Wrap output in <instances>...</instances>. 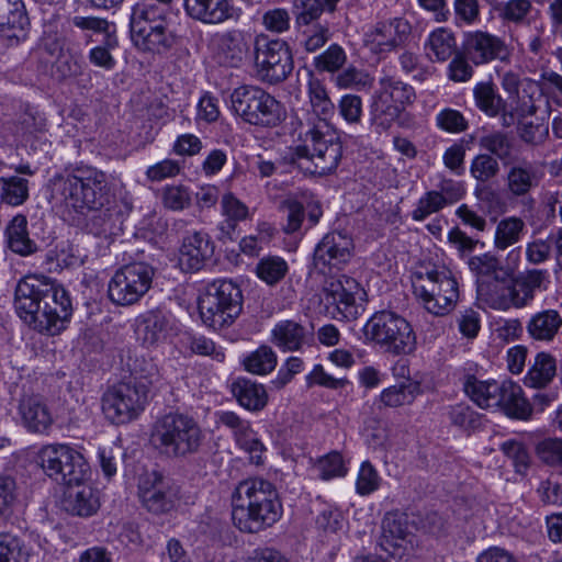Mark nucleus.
I'll list each match as a JSON object with an SVG mask.
<instances>
[{
    "label": "nucleus",
    "instance_id": "nucleus-1",
    "mask_svg": "<svg viewBox=\"0 0 562 562\" xmlns=\"http://www.w3.org/2000/svg\"><path fill=\"white\" fill-rule=\"evenodd\" d=\"M52 200L64 215L94 213L86 227L94 236L112 234L117 214L113 207L114 194L108 175L82 162L66 167L50 180Z\"/></svg>",
    "mask_w": 562,
    "mask_h": 562
},
{
    "label": "nucleus",
    "instance_id": "nucleus-2",
    "mask_svg": "<svg viewBox=\"0 0 562 562\" xmlns=\"http://www.w3.org/2000/svg\"><path fill=\"white\" fill-rule=\"evenodd\" d=\"M14 305L25 324L49 336L60 334L72 315L68 291L43 274L26 276L18 283Z\"/></svg>",
    "mask_w": 562,
    "mask_h": 562
},
{
    "label": "nucleus",
    "instance_id": "nucleus-3",
    "mask_svg": "<svg viewBox=\"0 0 562 562\" xmlns=\"http://www.w3.org/2000/svg\"><path fill=\"white\" fill-rule=\"evenodd\" d=\"M282 516V503L276 486L261 477L239 482L232 494V520L245 533H258Z\"/></svg>",
    "mask_w": 562,
    "mask_h": 562
},
{
    "label": "nucleus",
    "instance_id": "nucleus-4",
    "mask_svg": "<svg viewBox=\"0 0 562 562\" xmlns=\"http://www.w3.org/2000/svg\"><path fill=\"white\" fill-rule=\"evenodd\" d=\"M330 124L300 130L302 144L290 147L283 160L312 176H325L336 170L342 157V146L330 133Z\"/></svg>",
    "mask_w": 562,
    "mask_h": 562
},
{
    "label": "nucleus",
    "instance_id": "nucleus-5",
    "mask_svg": "<svg viewBox=\"0 0 562 562\" xmlns=\"http://www.w3.org/2000/svg\"><path fill=\"white\" fill-rule=\"evenodd\" d=\"M205 435L194 417L169 412L158 417L150 430V443L161 454L186 459L196 454L204 442Z\"/></svg>",
    "mask_w": 562,
    "mask_h": 562
},
{
    "label": "nucleus",
    "instance_id": "nucleus-6",
    "mask_svg": "<svg viewBox=\"0 0 562 562\" xmlns=\"http://www.w3.org/2000/svg\"><path fill=\"white\" fill-rule=\"evenodd\" d=\"M465 394L483 409H501L508 417L528 420L532 416V405L524 396L521 386L510 380H479L469 375L463 382Z\"/></svg>",
    "mask_w": 562,
    "mask_h": 562
},
{
    "label": "nucleus",
    "instance_id": "nucleus-7",
    "mask_svg": "<svg viewBox=\"0 0 562 562\" xmlns=\"http://www.w3.org/2000/svg\"><path fill=\"white\" fill-rule=\"evenodd\" d=\"M362 331L367 341L394 356L412 355L417 348V336L412 324L391 310L375 312Z\"/></svg>",
    "mask_w": 562,
    "mask_h": 562
},
{
    "label": "nucleus",
    "instance_id": "nucleus-8",
    "mask_svg": "<svg viewBox=\"0 0 562 562\" xmlns=\"http://www.w3.org/2000/svg\"><path fill=\"white\" fill-rule=\"evenodd\" d=\"M243 292L231 280H215L200 295L198 307L202 322L221 330L231 326L243 311Z\"/></svg>",
    "mask_w": 562,
    "mask_h": 562
},
{
    "label": "nucleus",
    "instance_id": "nucleus-9",
    "mask_svg": "<svg viewBox=\"0 0 562 562\" xmlns=\"http://www.w3.org/2000/svg\"><path fill=\"white\" fill-rule=\"evenodd\" d=\"M413 289L423 307L435 316L448 315L459 299L458 282L445 268L432 267L416 271Z\"/></svg>",
    "mask_w": 562,
    "mask_h": 562
},
{
    "label": "nucleus",
    "instance_id": "nucleus-10",
    "mask_svg": "<svg viewBox=\"0 0 562 562\" xmlns=\"http://www.w3.org/2000/svg\"><path fill=\"white\" fill-rule=\"evenodd\" d=\"M166 14L140 1L132 8L131 38L136 48L153 54H165L176 44V36L167 27Z\"/></svg>",
    "mask_w": 562,
    "mask_h": 562
},
{
    "label": "nucleus",
    "instance_id": "nucleus-11",
    "mask_svg": "<svg viewBox=\"0 0 562 562\" xmlns=\"http://www.w3.org/2000/svg\"><path fill=\"white\" fill-rule=\"evenodd\" d=\"M231 102L234 112L251 125L276 127L286 117L282 103L258 86L237 87L231 94Z\"/></svg>",
    "mask_w": 562,
    "mask_h": 562
},
{
    "label": "nucleus",
    "instance_id": "nucleus-12",
    "mask_svg": "<svg viewBox=\"0 0 562 562\" xmlns=\"http://www.w3.org/2000/svg\"><path fill=\"white\" fill-rule=\"evenodd\" d=\"M254 69L257 78L268 85L285 81L294 69L290 45L281 38L260 33L252 43Z\"/></svg>",
    "mask_w": 562,
    "mask_h": 562
},
{
    "label": "nucleus",
    "instance_id": "nucleus-13",
    "mask_svg": "<svg viewBox=\"0 0 562 562\" xmlns=\"http://www.w3.org/2000/svg\"><path fill=\"white\" fill-rule=\"evenodd\" d=\"M36 463L49 479L68 486L82 483L89 472L85 457L66 443L43 446L36 453Z\"/></svg>",
    "mask_w": 562,
    "mask_h": 562
},
{
    "label": "nucleus",
    "instance_id": "nucleus-14",
    "mask_svg": "<svg viewBox=\"0 0 562 562\" xmlns=\"http://www.w3.org/2000/svg\"><path fill=\"white\" fill-rule=\"evenodd\" d=\"M322 295L325 307L334 319L356 321L364 310L367 293L361 284L349 276L326 279Z\"/></svg>",
    "mask_w": 562,
    "mask_h": 562
},
{
    "label": "nucleus",
    "instance_id": "nucleus-15",
    "mask_svg": "<svg viewBox=\"0 0 562 562\" xmlns=\"http://www.w3.org/2000/svg\"><path fill=\"white\" fill-rule=\"evenodd\" d=\"M148 403V385L122 382L110 387L101 398L102 412L112 424L122 425L136 419Z\"/></svg>",
    "mask_w": 562,
    "mask_h": 562
},
{
    "label": "nucleus",
    "instance_id": "nucleus-16",
    "mask_svg": "<svg viewBox=\"0 0 562 562\" xmlns=\"http://www.w3.org/2000/svg\"><path fill=\"white\" fill-rule=\"evenodd\" d=\"M155 269L142 261L124 265L108 283L109 300L117 306H131L150 290Z\"/></svg>",
    "mask_w": 562,
    "mask_h": 562
},
{
    "label": "nucleus",
    "instance_id": "nucleus-17",
    "mask_svg": "<svg viewBox=\"0 0 562 562\" xmlns=\"http://www.w3.org/2000/svg\"><path fill=\"white\" fill-rule=\"evenodd\" d=\"M137 487L143 507L154 515L171 512L180 499L179 486L157 471L142 474Z\"/></svg>",
    "mask_w": 562,
    "mask_h": 562
},
{
    "label": "nucleus",
    "instance_id": "nucleus-18",
    "mask_svg": "<svg viewBox=\"0 0 562 562\" xmlns=\"http://www.w3.org/2000/svg\"><path fill=\"white\" fill-rule=\"evenodd\" d=\"M352 248V239L347 234L329 232L316 245L313 265L323 274L340 270L350 260Z\"/></svg>",
    "mask_w": 562,
    "mask_h": 562
},
{
    "label": "nucleus",
    "instance_id": "nucleus-19",
    "mask_svg": "<svg viewBox=\"0 0 562 562\" xmlns=\"http://www.w3.org/2000/svg\"><path fill=\"white\" fill-rule=\"evenodd\" d=\"M178 327L172 314L162 308H151L135 318V334L142 346H158L177 335Z\"/></svg>",
    "mask_w": 562,
    "mask_h": 562
},
{
    "label": "nucleus",
    "instance_id": "nucleus-20",
    "mask_svg": "<svg viewBox=\"0 0 562 562\" xmlns=\"http://www.w3.org/2000/svg\"><path fill=\"white\" fill-rule=\"evenodd\" d=\"M462 49L465 57L475 66L486 65L496 59L504 60L509 54L504 40L481 30L464 34Z\"/></svg>",
    "mask_w": 562,
    "mask_h": 562
},
{
    "label": "nucleus",
    "instance_id": "nucleus-21",
    "mask_svg": "<svg viewBox=\"0 0 562 562\" xmlns=\"http://www.w3.org/2000/svg\"><path fill=\"white\" fill-rule=\"evenodd\" d=\"M412 34V25L404 18L382 20L364 34V41L378 53H386L404 45Z\"/></svg>",
    "mask_w": 562,
    "mask_h": 562
},
{
    "label": "nucleus",
    "instance_id": "nucleus-22",
    "mask_svg": "<svg viewBox=\"0 0 562 562\" xmlns=\"http://www.w3.org/2000/svg\"><path fill=\"white\" fill-rule=\"evenodd\" d=\"M215 244L211 236L203 231L189 233L183 237L179 250V261L188 271H199L212 259Z\"/></svg>",
    "mask_w": 562,
    "mask_h": 562
},
{
    "label": "nucleus",
    "instance_id": "nucleus-23",
    "mask_svg": "<svg viewBox=\"0 0 562 562\" xmlns=\"http://www.w3.org/2000/svg\"><path fill=\"white\" fill-rule=\"evenodd\" d=\"M184 10L191 19L204 24H220L239 16L231 0H184Z\"/></svg>",
    "mask_w": 562,
    "mask_h": 562
},
{
    "label": "nucleus",
    "instance_id": "nucleus-24",
    "mask_svg": "<svg viewBox=\"0 0 562 562\" xmlns=\"http://www.w3.org/2000/svg\"><path fill=\"white\" fill-rule=\"evenodd\" d=\"M220 423L233 431L236 443L240 449L249 453L250 460L259 464L262 462L265 447L256 437L249 422L241 419L234 412H222L218 416Z\"/></svg>",
    "mask_w": 562,
    "mask_h": 562
},
{
    "label": "nucleus",
    "instance_id": "nucleus-25",
    "mask_svg": "<svg viewBox=\"0 0 562 562\" xmlns=\"http://www.w3.org/2000/svg\"><path fill=\"white\" fill-rule=\"evenodd\" d=\"M307 94L311 112L305 114L304 120L300 121V130H308L318 126L321 122L329 124V119L334 114L335 105L331 102L324 83L312 77L307 83Z\"/></svg>",
    "mask_w": 562,
    "mask_h": 562
},
{
    "label": "nucleus",
    "instance_id": "nucleus-26",
    "mask_svg": "<svg viewBox=\"0 0 562 562\" xmlns=\"http://www.w3.org/2000/svg\"><path fill=\"white\" fill-rule=\"evenodd\" d=\"M380 547L390 555L400 554V550L404 549L408 542L411 535L408 529L407 517L401 513H386L381 526Z\"/></svg>",
    "mask_w": 562,
    "mask_h": 562
},
{
    "label": "nucleus",
    "instance_id": "nucleus-27",
    "mask_svg": "<svg viewBox=\"0 0 562 562\" xmlns=\"http://www.w3.org/2000/svg\"><path fill=\"white\" fill-rule=\"evenodd\" d=\"M542 179V173L532 162L522 160L509 167L505 183L508 193L515 198H524L536 189Z\"/></svg>",
    "mask_w": 562,
    "mask_h": 562
},
{
    "label": "nucleus",
    "instance_id": "nucleus-28",
    "mask_svg": "<svg viewBox=\"0 0 562 562\" xmlns=\"http://www.w3.org/2000/svg\"><path fill=\"white\" fill-rule=\"evenodd\" d=\"M29 25L22 0H0V32L9 40H16L25 36Z\"/></svg>",
    "mask_w": 562,
    "mask_h": 562
},
{
    "label": "nucleus",
    "instance_id": "nucleus-29",
    "mask_svg": "<svg viewBox=\"0 0 562 562\" xmlns=\"http://www.w3.org/2000/svg\"><path fill=\"white\" fill-rule=\"evenodd\" d=\"M19 412L24 427L30 432L46 434L53 425L48 406L37 396L23 398L20 402Z\"/></svg>",
    "mask_w": 562,
    "mask_h": 562
},
{
    "label": "nucleus",
    "instance_id": "nucleus-30",
    "mask_svg": "<svg viewBox=\"0 0 562 562\" xmlns=\"http://www.w3.org/2000/svg\"><path fill=\"white\" fill-rule=\"evenodd\" d=\"M69 487L64 497V507L71 515L90 517L100 508V501L97 492L90 486L81 483Z\"/></svg>",
    "mask_w": 562,
    "mask_h": 562
},
{
    "label": "nucleus",
    "instance_id": "nucleus-31",
    "mask_svg": "<svg viewBox=\"0 0 562 562\" xmlns=\"http://www.w3.org/2000/svg\"><path fill=\"white\" fill-rule=\"evenodd\" d=\"M378 85L379 87L373 94L403 110L412 105L416 100L415 89L395 76L384 74L380 77Z\"/></svg>",
    "mask_w": 562,
    "mask_h": 562
},
{
    "label": "nucleus",
    "instance_id": "nucleus-32",
    "mask_svg": "<svg viewBox=\"0 0 562 562\" xmlns=\"http://www.w3.org/2000/svg\"><path fill=\"white\" fill-rule=\"evenodd\" d=\"M562 327V316L554 308H547L532 314L526 329L530 338L537 341H552Z\"/></svg>",
    "mask_w": 562,
    "mask_h": 562
},
{
    "label": "nucleus",
    "instance_id": "nucleus-33",
    "mask_svg": "<svg viewBox=\"0 0 562 562\" xmlns=\"http://www.w3.org/2000/svg\"><path fill=\"white\" fill-rule=\"evenodd\" d=\"M221 212L225 220L220 225L221 234L218 235V239L232 240V235L235 232L237 224L248 218L249 209L232 192H226L221 199Z\"/></svg>",
    "mask_w": 562,
    "mask_h": 562
},
{
    "label": "nucleus",
    "instance_id": "nucleus-34",
    "mask_svg": "<svg viewBox=\"0 0 562 562\" xmlns=\"http://www.w3.org/2000/svg\"><path fill=\"white\" fill-rule=\"evenodd\" d=\"M306 334V328L303 325L285 319L274 325L271 331V342L283 351H297L304 346Z\"/></svg>",
    "mask_w": 562,
    "mask_h": 562
},
{
    "label": "nucleus",
    "instance_id": "nucleus-35",
    "mask_svg": "<svg viewBox=\"0 0 562 562\" xmlns=\"http://www.w3.org/2000/svg\"><path fill=\"white\" fill-rule=\"evenodd\" d=\"M232 392L238 403L248 411L258 412L268 403V394L260 383L239 378L232 384Z\"/></svg>",
    "mask_w": 562,
    "mask_h": 562
},
{
    "label": "nucleus",
    "instance_id": "nucleus-36",
    "mask_svg": "<svg viewBox=\"0 0 562 562\" xmlns=\"http://www.w3.org/2000/svg\"><path fill=\"white\" fill-rule=\"evenodd\" d=\"M557 374V360L546 351L538 352L531 362L524 383L527 387L544 389L554 379Z\"/></svg>",
    "mask_w": 562,
    "mask_h": 562
},
{
    "label": "nucleus",
    "instance_id": "nucleus-37",
    "mask_svg": "<svg viewBox=\"0 0 562 562\" xmlns=\"http://www.w3.org/2000/svg\"><path fill=\"white\" fill-rule=\"evenodd\" d=\"M249 50L247 36L240 31H231L220 40V59L228 67H238Z\"/></svg>",
    "mask_w": 562,
    "mask_h": 562
},
{
    "label": "nucleus",
    "instance_id": "nucleus-38",
    "mask_svg": "<svg viewBox=\"0 0 562 562\" xmlns=\"http://www.w3.org/2000/svg\"><path fill=\"white\" fill-rule=\"evenodd\" d=\"M8 247L15 254L27 256L36 250V244L30 238L27 218L23 214L15 215L5 228Z\"/></svg>",
    "mask_w": 562,
    "mask_h": 562
},
{
    "label": "nucleus",
    "instance_id": "nucleus-39",
    "mask_svg": "<svg viewBox=\"0 0 562 562\" xmlns=\"http://www.w3.org/2000/svg\"><path fill=\"white\" fill-rule=\"evenodd\" d=\"M427 56L435 61H447L457 52V40L452 31L446 27L434 30L425 43Z\"/></svg>",
    "mask_w": 562,
    "mask_h": 562
},
{
    "label": "nucleus",
    "instance_id": "nucleus-40",
    "mask_svg": "<svg viewBox=\"0 0 562 562\" xmlns=\"http://www.w3.org/2000/svg\"><path fill=\"white\" fill-rule=\"evenodd\" d=\"M369 110L370 123L378 134L387 132L405 111L375 94L371 97Z\"/></svg>",
    "mask_w": 562,
    "mask_h": 562
},
{
    "label": "nucleus",
    "instance_id": "nucleus-41",
    "mask_svg": "<svg viewBox=\"0 0 562 562\" xmlns=\"http://www.w3.org/2000/svg\"><path fill=\"white\" fill-rule=\"evenodd\" d=\"M475 106L488 117H496L506 108V101L497 92L493 81H480L473 87Z\"/></svg>",
    "mask_w": 562,
    "mask_h": 562
},
{
    "label": "nucleus",
    "instance_id": "nucleus-42",
    "mask_svg": "<svg viewBox=\"0 0 562 562\" xmlns=\"http://www.w3.org/2000/svg\"><path fill=\"white\" fill-rule=\"evenodd\" d=\"M525 306H529L537 291H546L549 283V272L544 269H530L514 278Z\"/></svg>",
    "mask_w": 562,
    "mask_h": 562
},
{
    "label": "nucleus",
    "instance_id": "nucleus-43",
    "mask_svg": "<svg viewBox=\"0 0 562 562\" xmlns=\"http://www.w3.org/2000/svg\"><path fill=\"white\" fill-rule=\"evenodd\" d=\"M496 11L505 24L524 26L531 23L533 5L531 0H507L498 3Z\"/></svg>",
    "mask_w": 562,
    "mask_h": 562
},
{
    "label": "nucleus",
    "instance_id": "nucleus-44",
    "mask_svg": "<svg viewBox=\"0 0 562 562\" xmlns=\"http://www.w3.org/2000/svg\"><path fill=\"white\" fill-rule=\"evenodd\" d=\"M29 180L19 176L0 177V201L20 206L29 199Z\"/></svg>",
    "mask_w": 562,
    "mask_h": 562
},
{
    "label": "nucleus",
    "instance_id": "nucleus-45",
    "mask_svg": "<svg viewBox=\"0 0 562 562\" xmlns=\"http://www.w3.org/2000/svg\"><path fill=\"white\" fill-rule=\"evenodd\" d=\"M419 394V385L412 382H401L384 389L380 402L385 407H400L412 404Z\"/></svg>",
    "mask_w": 562,
    "mask_h": 562
},
{
    "label": "nucleus",
    "instance_id": "nucleus-46",
    "mask_svg": "<svg viewBox=\"0 0 562 562\" xmlns=\"http://www.w3.org/2000/svg\"><path fill=\"white\" fill-rule=\"evenodd\" d=\"M278 363L276 352L271 347L262 345L243 359L245 370L252 374L266 375L272 372Z\"/></svg>",
    "mask_w": 562,
    "mask_h": 562
},
{
    "label": "nucleus",
    "instance_id": "nucleus-47",
    "mask_svg": "<svg viewBox=\"0 0 562 562\" xmlns=\"http://www.w3.org/2000/svg\"><path fill=\"white\" fill-rule=\"evenodd\" d=\"M447 415L451 425L468 432L481 426V415L467 403L449 405Z\"/></svg>",
    "mask_w": 562,
    "mask_h": 562
},
{
    "label": "nucleus",
    "instance_id": "nucleus-48",
    "mask_svg": "<svg viewBox=\"0 0 562 562\" xmlns=\"http://www.w3.org/2000/svg\"><path fill=\"white\" fill-rule=\"evenodd\" d=\"M541 90L537 82L528 80L516 95L515 112L520 119L532 116L538 112V101H541Z\"/></svg>",
    "mask_w": 562,
    "mask_h": 562
},
{
    "label": "nucleus",
    "instance_id": "nucleus-49",
    "mask_svg": "<svg viewBox=\"0 0 562 562\" xmlns=\"http://www.w3.org/2000/svg\"><path fill=\"white\" fill-rule=\"evenodd\" d=\"M289 271L286 261L279 256H267L259 260L256 273L260 280L269 285L280 282Z\"/></svg>",
    "mask_w": 562,
    "mask_h": 562
},
{
    "label": "nucleus",
    "instance_id": "nucleus-50",
    "mask_svg": "<svg viewBox=\"0 0 562 562\" xmlns=\"http://www.w3.org/2000/svg\"><path fill=\"white\" fill-rule=\"evenodd\" d=\"M524 227V221L518 217H507L502 220L497 224L495 231V247L504 250L516 244L520 239Z\"/></svg>",
    "mask_w": 562,
    "mask_h": 562
},
{
    "label": "nucleus",
    "instance_id": "nucleus-51",
    "mask_svg": "<svg viewBox=\"0 0 562 562\" xmlns=\"http://www.w3.org/2000/svg\"><path fill=\"white\" fill-rule=\"evenodd\" d=\"M331 35L333 33L328 25L314 23L311 26H304L299 44L304 52L308 54L316 53L330 41Z\"/></svg>",
    "mask_w": 562,
    "mask_h": 562
},
{
    "label": "nucleus",
    "instance_id": "nucleus-52",
    "mask_svg": "<svg viewBox=\"0 0 562 562\" xmlns=\"http://www.w3.org/2000/svg\"><path fill=\"white\" fill-rule=\"evenodd\" d=\"M276 229L271 224L261 222L258 224L256 234L245 236L240 240L239 248L245 255L258 256L259 252L270 244Z\"/></svg>",
    "mask_w": 562,
    "mask_h": 562
},
{
    "label": "nucleus",
    "instance_id": "nucleus-53",
    "mask_svg": "<svg viewBox=\"0 0 562 562\" xmlns=\"http://www.w3.org/2000/svg\"><path fill=\"white\" fill-rule=\"evenodd\" d=\"M347 60L344 48L338 44H331L323 53L313 59L314 68L319 72H336Z\"/></svg>",
    "mask_w": 562,
    "mask_h": 562
},
{
    "label": "nucleus",
    "instance_id": "nucleus-54",
    "mask_svg": "<svg viewBox=\"0 0 562 562\" xmlns=\"http://www.w3.org/2000/svg\"><path fill=\"white\" fill-rule=\"evenodd\" d=\"M506 281L493 279L477 283V295L482 302L491 308L503 311L505 300Z\"/></svg>",
    "mask_w": 562,
    "mask_h": 562
},
{
    "label": "nucleus",
    "instance_id": "nucleus-55",
    "mask_svg": "<svg viewBox=\"0 0 562 562\" xmlns=\"http://www.w3.org/2000/svg\"><path fill=\"white\" fill-rule=\"evenodd\" d=\"M480 146L494 155L495 158L504 161L510 157L513 143L508 135L502 131H494L480 138Z\"/></svg>",
    "mask_w": 562,
    "mask_h": 562
},
{
    "label": "nucleus",
    "instance_id": "nucleus-56",
    "mask_svg": "<svg viewBox=\"0 0 562 562\" xmlns=\"http://www.w3.org/2000/svg\"><path fill=\"white\" fill-rule=\"evenodd\" d=\"M24 542L11 533H0V562H27Z\"/></svg>",
    "mask_w": 562,
    "mask_h": 562
},
{
    "label": "nucleus",
    "instance_id": "nucleus-57",
    "mask_svg": "<svg viewBox=\"0 0 562 562\" xmlns=\"http://www.w3.org/2000/svg\"><path fill=\"white\" fill-rule=\"evenodd\" d=\"M119 47V41L116 35H108L103 37L100 45L93 47L89 52V60L95 67L111 70L115 66V59L111 52Z\"/></svg>",
    "mask_w": 562,
    "mask_h": 562
},
{
    "label": "nucleus",
    "instance_id": "nucleus-58",
    "mask_svg": "<svg viewBox=\"0 0 562 562\" xmlns=\"http://www.w3.org/2000/svg\"><path fill=\"white\" fill-rule=\"evenodd\" d=\"M447 206L445 199L437 194V191L429 190L425 192L417 201L412 211V218L415 222H423L435 213H439Z\"/></svg>",
    "mask_w": 562,
    "mask_h": 562
},
{
    "label": "nucleus",
    "instance_id": "nucleus-59",
    "mask_svg": "<svg viewBox=\"0 0 562 562\" xmlns=\"http://www.w3.org/2000/svg\"><path fill=\"white\" fill-rule=\"evenodd\" d=\"M501 167L490 154H479L471 161L470 173L479 182L485 183L499 173Z\"/></svg>",
    "mask_w": 562,
    "mask_h": 562
},
{
    "label": "nucleus",
    "instance_id": "nucleus-60",
    "mask_svg": "<svg viewBox=\"0 0 562 562\" xmlns=\"http://www.w3.org/2000/svg\"><path fill=\"white\" fill-rule=\"evenodd\" d=\"M319 479L324 481L334 477L345 476L347 468L345 467L341 454L337 451H331L326 456L319 458L315 464Z\"/></svg>",
    "mask_w": 562,
    "mask_h": 562
},
{
    "label": "nucleus",
    "instance_id": "nucleus-61",
    "mask_svg": "<svg viewBox=\"0 0 562 562\" xmlns=\"http://www.w3.org/2000/svg\"><path fill=\"white\" fill-rule=\"evenodd\" d=\"M335 83L340 89L363 90L372 87L373 78L363 70L349 67L336 76Z\"/></svg>",
    "mask_w": 562,
    "mask_h": 562
},
{
    "label": "nucleus",
    "instance_id": "nucleus-62",
    "mask_svg": "<svg viewBox=\"0 0 562 562\" xmlns=\"http://www.w3.org/2000/svg\"><path fill=\"white\" fill-rule=\"evenodd\" d=\"M536 454L544 464L562 468V439L546 438L536 446Z\"/></svg>",
    "mask_w": 562,
    "mask_h": 562
},
{
    "label": "nucleus",
    "instance_id": "nucleus-63",
    "mask_svg": "<svg viewBox=\"0 0 562 562\" xmlns=\"http://www.w3.org/2000/svg\"><path fill=\"white\" fill-rule=\"evenodd\" d=\"M436 125L438 128L451 133L460 134L469 127L468 120L464 115L454 109L445 108L436 115Z\"/></svg>",
    "mask_w": 562,
    "mask_h": 562
},
{
    "label": "nucleus",
    "instance_id": "nucleus-64",
    "mask_svg": "<svg viewBox=\"0 0 562 562\" xmlns=\"http://www.w3.org/2000/svg\"><path fill=\"white\" fill-rule=\"evenodd\" d=\"M517 133L522 143L531 147L541 146L549 136L547 125L533 122H519Z\"/></svg>",
    "mask_w": 562,
    "mask_h": 562
}]
</instances>
